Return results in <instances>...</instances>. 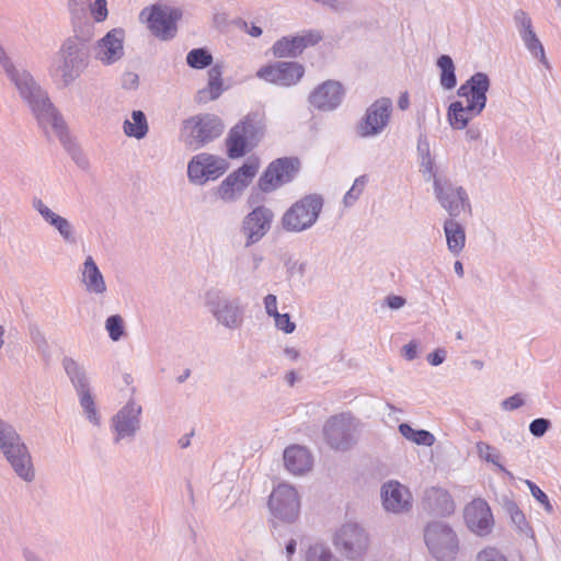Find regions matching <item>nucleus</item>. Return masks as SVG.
Returning a JSON list of instances; mask_svg holds the SVG:
<instances>
[{
    "label": "nucleus",
    "mask_w": 561,
    "mask_h": 561,
    "mask_svg": "<svg viewBox=\"0 0 561 561\" xmlns=\"http://www.w3.org/2000/svg\"><path fill=\"white\" fill-rule=\"evenodd\" d=\"M286 380L288 381V383L290 386H293L296 381V374L294 371H289L287 375H286Z\"/></svg>",
    "instance_id": "60"
},
{
    "label": "nucleus",
    "mask_w": 561,
    "mask_h": 561,
    "mask_svg": "<svg viewBox=\"0 0 561 561\" xmlns=\"http://www.w3.org/2000/svg\"><path fill=\"white\" fill-rule=\"evenodd\" d=\"M399 432L404 438L417 445L432 446L435 442L432 433L425 430H414L405 423L399 425Z\"/></svg>",
    "instance_id": "33"
},
{
    "label": "nucleus",
    "mask_w": 561,
    "mask_h": 561,
    "mask_svg": "<svg viewBox=\"0 0 561 561\" xmlns=\"http://www.w3.org/2000/svg\"><path fill=\"white\" fill-rule=\"evenodd\" d=\"M549 425H550V423L548 420L536 419L530 423L529 431L534 436L540 437L547 432V430L549 428Z\"/></svg>",
    "instance_id": "46"
},
{
    "label": "nucleus",
    "mask_w": 561,
    "mask_h": 561,
    "mask_svg": "<svg viewBox=\"0 0 561 561\" xmlns=\"http://www.w3.org/2000/svg\"><path fill=\"white\" fill-rule=\"evenodd\" d=\"M139 409L126 407L115 417V430L119 438L131 435L137 426Z\"/></svg>",
    "instance_id": "28"
},
{
    "label": "nucleus",
    "mask_w": 561,
    "mask_h": 561,
    "mask_svg": "<svg viewBox=\"0 0 561 561\" xmlns=\"http://www.w3.org/2000/svg\"><path fill=\"white\" fill-rule=\"evenodd\" d=\"M476 561H507V559L497 548L485 547L478 552Z\"/></svg>",
    "instance_id": "41"
},
{
    "label": "nucleus",
    "mask_w": 561,
    "mask_h": 561,
    "mask_svg": "<svg viewBox=\"0 0 561 561\" xmlns=\"http://www.w3.org/2000/svg\"><path fill=\"white\" fill-rule=\"evenodd\" d=\"M214 314L218 321L228 328H234L241 323V314L239 308L228 302L219 305L214 310Z\"/></svg>",
    "instance_id": "32"
},
{
    "label": "nucleus",
    "mask_w": 561,
    "mask_h": 561,
    "mask_svg": "<svg viewBox=\"0 0 561 561\" xmlns=\"http://www.w3.org/2000/svg\"><path fill=\"white\" fill-rule=\"evenodd\" d=\"M304 75L305 67L296 61L268 62L256 71L259 79L284 88L296 85Z\"/></svg>",
    "instance_id": "12"
},
{
    "label": "nucleus",
    "mask_w": 561,
    "mask_h": 561,
    "mask_svg": "<svg viewBox=\"0 0 561 561\" xmlns=\"http://www.w3.org/2000/svg\"><path fill=\"white\" fill-rule=\"evenodd\" d=\"M51 225L55 226L66 239L70 238L71 227L65 218L57 216L54 218V221H51Z\"/></svg>",
    "instance_id": "48"
},
{
    "label": "nucleus",
    "mask_w": 561,
    "mask_h": 561,
    "mask_svg": "<svg viewBox=\"0 0 561 561\" xmlns=\"http://www.w3.org/2000/svg\"><path fill=\"white\" fill-rule=\"evenodd\" d=\"M425 542L433 557L438 561H453L458 554L457 535L445 524L428 525L425 530Z\"/></svg>",
    "instance_id": "6"
},
{
    "label": "nucleus",
    "mask_w": 561,
    "mask_h": 561,
    "mask_svg": "<svg viewBox=\"0 0 561 561\" xmlns=\"http://www.w3.org/2000/svg\"><path fill=\"white\" fill-rule=\"evenodd\" d=\"M180 18L179 10L165 5H152L144 9L140 13V20L146 21L149 30L161 39L174 36Z\"/></svg>",
    "instance_id": "14"
},
{
    "label": "nucleus",
    "mask_w": 561,
    "mask_h": 561,
    "mask_svg": "<svg viewBox=\"0 0 561 561\" xmlns=\"http://www.w3.org/2000/svg\"><path fill=\"white\" fill-rule=\"evenodd\" d=\"M422 167L424 173H428L430 176L433 175L434 164L428 154L423 158Z\"/></svg>",
    "instance_id": "55"
},
{
    "label": "nucleus",
    "mask_w": 561,
    "mask_h": 561,
    "mask_svg": "<svg viewBox=\"0 0 561 561\" xmlns=\"http://www.w3.org/2000/svg\"><path fill=\"white\" fill-rule=\"evenodd\" d=\"M268 508L280 522L296 520L300 512V497L297 490L290 484L279 483L268 497Z\"/></svg>",
    "instance_id": "10"
},
{
    "label": "nucleus",
    "mask_w": 561,
    "mask_h": 561,
    "mask_svg": "<svg viewBox=\"0 0 561 561\" xmlns=\"http://www.w3.org/2000/svg\"><path fill=\"white\" fill-rule=\"evenodd\" d=\"M186 61L192 68L204 69L211 65L213 56L206 49L197 48L187 54Z\"/></svg>",
    "instance_id": "36"
},
{
    "label": "nucleus",
    "mask_w": 561,
    "mask_h": 561,
    "mask_svg": "<svg viewBox=\"0 0 561 561\" xmlns=\"http://www.w3.org/2000/svg\"><path fill=\"white\" fill-rule=\"evenodd\" d=\"M0 446L15 472L24 480L34 476L31 457L20 437L10 426L0 422Z\"/></svg>",
    "instance_id": "3"
},
{
    "label": "nucleus",
    "mask_w": 561,
    "mask_h": 561,
    "mask_svg": "<svg viewBox=\"0 0 561 561\" xmlns=\"http://www.w3.org/2000/svg\"><path fill=\"white\" fill-rule=\"evenodd\" d=\"M275 325L277 329L284 331L285 333H293L296 329V324L290 320L288 313H278L274 317Z\"/></svg>",
    "instance_id": "44"
},
{
    "label": "nucleus",
    "mask_w": 561,
    "mask_h": 561,
    "mask_svg": "<svg viewBox=\"0 0 561 561\" xmlns=\"http://www.w3.org/2000/svg\"><path fill=\"white\" fill-rule=\"evenodd\" d=\"M455 271L460 277L463 276V266L460 261L455 262Z\"/></svg>",
    "instance_id": "59"
},
{
    "label": "nucleus",
    "mask_w": 561,
    "mask_h": 561,
    "mask_svg": "<svg viewBox=\"0 0 561 561\" xmlns=\"http://www.w3.org/2000/svg\"><path fill=\"white\" fill-rule=\"evenodd\" d=\"M409 95L408 93L401 94L398 101V105L401 110H407L409 107Z\"/></svg>",
    "instance_id": "56"
},
{
    "label": "nucleus",
    "mask_w": 561,
    "mask_h": 561,
    "mask_svg": "<svg viewBox=\"0 0 561 561\" xmlns=\"http://www.w3.org/2000/svg\"><path fill=\"white\" fill-rule=\"evenodd\" d=\"M463 520L470 531L478 536H488L494 526V517L488 502L473 499L463 508Z\"/></svg>",
    "instance_id": "15"
},
{
    "label": "nucleus",
    "mask_w": 561,
    "mask_h": 561,
    "mask_svg": "<svg viewBox=\"0 0 561 561\" xmlns=\"http://www.w3.org/2000/svg\"><path fill=\"white\" fill-rule=\"evenodd\" d=\"M300 170L298 158L285 157L272 161L261 178L257 186L264 193L274 192L286 183L291 182Z\"/></svg>",
    "instance_id": "7"
},
{
    "label": "nucleus",
    "mask_w": 561,
    "mask_h": 561,
    "mask_svg": "<svg viewBox=\"0 0 561 561\" xmlns=\"http://www.w3.org/2000/svg\"><path fill=\"white\" fill-rule=\"evenodd\" d=\"M224 91L222 68L215 65L208 70L207 92L211 100L217 99Z\"/></svg>",
    "instance_id": "35"
},
{
    "label": "nucleus",
    "mask_w": 561,
    "mask_h": 561,
    "mask_svg": "<svg viewBox=\"0 0 561 561\" xmlns=\"http://www.w3.org/2000/svg\"><path fill=\"white\" fill-rule=\"evenodd\" d=\"M344 90L337 81H325L319 84L309 95V103L320 111H332L343 100Z\"/></svg>",
    "instance_id": "19"
},
{
    "label": "nucleus",
    "mask_w": 561,
    "mask_h": 561,
    "mask_svg": "<svg viewBox=\"0 0 561 561\" xmlns=\"http://www.w3.org/2000/svg\"><path fill=\"white\" fill-rule=\"evenodd\" d=\"M124 32L114 28L110 31L98 45V58L104 64H113L121 59L124 54L123 48Z\"/></svg>",
    "instance_id": "23"
},
{
    "label": "nucleus",
    "mask_w": 561,
    "mask_h": 561,
    "mask_svg": "<svg viewBox=\"0 0 561 561\" xmlns=\"http://www.w3.org/2000/svg\"><path fill=\"white\" fill-rule=\"evenodd\" d=\"M334 545L347 560L360 561L369 547L367 534L355 524H346L337 531Z\"/></svg>",
    "instance_id": "11"
},
{
    "label": "nucleus",
    "mask_w": 561,
    "mask_h": 561,
    "mask_svg": "<svg viewBox=\"0 0 561 561\" xmlns=\"http://www.w3.org/2000/svg\"><path fill=\"white\" fill-rule=\"evenodd\" d=\"M321 208V198L312 195L305 196L284 214L283 226L288 231L305 230L316 222Z\"/></svg>",
    "instance_id": "8"
},
{
    "label": "nucleus",
    "mask_w": 561,
    "mask_h": 561,
    "mask_svg": "<svg viewBox=\"0 0 561 561\" xmlns=\"http://www.w3.org/2000/svg\"><path fill=\"white\" fill-rule=\"evenodd\" d=\"M387 304L390 308L392 309H399L401 308L402 306H404L405 304V300L403 297L401 296H396V295H392V296H389L387 298Z\"/></svg>",
    "instance_id": "53"
},
{
    "label": "nucleus",
    "mask_w": 561,
    "mask_h": 561,
    "mask_svg": "<svg viewBox=\"0 0 561 561\" xmlns=\"http://www.w3.org/2000/svg\"><path fill=\"white\" fill-rule=\"evenodd\" d=\"M476 447L481 459L501 467L499 463L500 456L494 447L484 442H478Z\"/></svg>",
    "instance_id": "37"
},
{
    "label": "nucleus",
    "mask_w": 561,
    "mask_h": 561,
    "mask_svg": "<svg viewBox=\"0 0 561 561\" xmlns=\"http://www.w3.org/2000/svg\"><path fill=\"white\" fill-rule=\"evenodd\" d=\"M81 64L82 59L79 56V51H69L67 56L64 57V61L61 62L60 60L58 65L55 66L53 76L60 78L61 81L67 84L77 73Z\"/></svg>",
    "instance_id": "27"
},
{
    "label": "nucleus",
    "mask_w": 561,
    "mask_h": 561,
    "mask_svg": "<svg viewBox=\"0 0 561 561\" xmlns=\"http://www.w3.org/2000/svg\"><path fill=\"white\" fill-rule=\"evenodd\" d=\"M286 468L294 474H302L312 467V456L309 450L299 445H293L284 451Z\"/></svg>",
    "instance_id": "25"
},
{
    "label": "nucleus",
    "mask_w": 561,
    "mask_h": 561,
    "mask_svg": "<svg viewBox=\"0 0 561 561\" xmlns=\"http://www.w3.org/2000/svg\"><path fill=\"white\" fill-rule=\"evenodd\" d=\"M524 404V400L519 394L512 396L503 401L502 405L505 410H515Z\"/></svg>",
    "instance_id": "50"
},
{
    "label": "nucleus",
    "mask_w": 561,
    "mask_h": 561,
    "mask_svg": "<svg viewBox=\"0 0 561 561\" xmlns=\"http://www.w3.org/2000/svg\"><path fill=\"white\" fill-rule=\"evenodd\" d=\"M265 310L271 317H276L279 312L277 311V299L275 295H267L264 298Z\"/></svg>",
    "instance_id": "49"
},
{
    "label": "nucleus",
    "mask_w": 561,
    "mask_h": 561,
    "mask_svg": "<svg viewBox=\"0 0 561 561\" xmlns=\"http://www.w3.org/2000/svg\"><path fill=\"white\" fill-rule=\"evenodd\" d=\"M368 179L366 176H359L355 180L351 190L345 194L344 202L346 205H352L363 193Z\"/></svg>",
    "instance_id": "38"
},
{
    "label": "nucleus",
    "mask_w": 561,
    "mask_h": 561,
    "mask_svg": "<svg viewBox=\"0 0 561 561\" xmlns=\"http://www.w3.org/2000/svg\"><path fill=\"white\" fill-rule=\"evenodd\" d=\"M64 367H65L67 374L70 376L72 381L78 379V382L81 383V381H82L81 371H80L78 364L73 359L66 358L64 360Z\"/></svg>",
    "instance_id": "47"
},
{
    "label": "nucleus",
    "mask_w": 561,
    "mask_h": 561,
    "mask_svg": "<svg viewBox=\"0 0 561 561\" xmlns=\"http://www.w3.org/2000/svg\"><path fill=\"white\" fill-rule=\"evenodd\" d=\"M332 553L322 546H314L310 548L307 561H331Z\"/></svg>",
    "instance_id": "43"
},
{
    "label": "nucleus",
    "mask_w": 561,
    "mask_h": 561,
    "mask_svg": "<svg viewBox=\"0 0 561 561\" xmlns=\"http://www.w3.org/2000/svg\"><path fill=\"white\" fill-rule=\"evenodd\" d=\"M526 484L529 488L531 495L545 507V510L548 513H551L553 507H552L547 494L530 480H526Z\"/></svg>",
    "instance_id": "40"
},
{
    "label": "nucleus",
    "mask_w": 561,
    "mask_h": 561,
    "mask_svg": "<svg viewBox=\"0 0 561 561\" xmlns=\"http://www.w3.org/2000/svg\"><path fill=\"white\" fill-rule=\"evenodd\" d=\"M83 282L90 291L101 294L105 290V283L102 274L91 256L87 257L83 268Z\"/></svg>",
    "instance_id": "29"
},
{
    "label": "nucleus",
    "mask_w": 561,
    "mask_h": 561,
    "mask_svg": "<svg viewBox=\"0 0 561 561\" xmlns=\"http://www.w3.org/2000/svg\"><path fill=\"white\" fill-rule=\"evenodd\" d=\"M319 32L308 31L297 36H284L272 46L276 58H293L300 55L307 47L313 46L321 41Z\"/></svg>",
    "instance_id": "17"
},
{
    "label": "nucleus",
    "mask_w": 561,
    "mask_h": 561,
    "mask_svg": "<svg viewBox=\"0 0 561 561\" xmlns=\"http://www.w3.org/2000/svg\"><path fill=\"white\" fill-rule=\"evenodd\" d=\"M228 170L227 161L207 152L194 156L187 164V176L191 182L205 184L215 181Z\"/></svg>",
    "instance_id": "13"
},
{
    "label": "nucleus",
    "mask_w": 561,
    "mask_h": 561,
    "mask_svg": "<svg viewBox=\"0 0 561 561\" xmlns=\"http://www.w3.org/2000/svg\"><path fill=\"white\" fill-rule=\"evenodd\" d=\"M356 431L355 419L351 414L332 416L324 426V435L329 445L334 449L347 448Z\"/></svg>",
    "instance_id": "16"
},
{
    "label": "nucleus",
    "mask_w": 561,
    "mask_h": 561,
    "mask_svg": "<svg viewBox=\"0 0 561 561\" xmlns=\"http://www.w3.org/2000/svg\"><path fill=\"white\" fill-rule=\"evenodd\" d=\"M124 133L128 137H134L137 139H141L147 135L148 123L145 114L141 111H134L131 113V118L125 121Z\"/></svg>",
    "instance_id": "31"
},
{
    "label": "nucleus",
    "mask_w": 561,
    "mask_h": 561,
    "mask_svg": "<svg viewBox=\"0 0 561 561\" xmlns=\"http://www.w3.org/2000/svg\"><path fill=\"white\" fill-rule=\"evenodd\" d=\"M425 507L435 516H449L455 512V502L448 491L431 488L424 497Z\"/></svg>",
    "instance_id": "24"
},
{
    "label": "nucleus",
    "mask_w": 561,
    "mask_h": 561,
    "mask_svg": "<svg viewBox=\"0 0 561 561\" xmlns=\"http://www.w3.org/2000/svg\"><path fill=\"white\" fill-rule=\"evenodd\" d=\"M286 354L291 358V359H297L299 354L297 351L295 350H286Z\"/></svg>",
    "instance_id": "61"
},
{
    "label": "nucleus",
    "mask_w": 561,
    "mask_h": 561,
    "mask_svg": "<svg viewBox=\"0 0 561 561\" xmlns=\"http://www.w3.org/2000/svg\"><path fill=\"white\" fill-rule=\"evenodd\" d=\"M106 330L112 340L117 341L124 333L123 319L121 316H111L106 320Z\"/></svg>",
    "instance_id": "39"
},
{
    "label": "nucleus",
    "mask_w": 561,
    "mask_h": 561,
    "mask_svg": "<svg viewBox=\"0 0 561 561\" xmlns=\"http://www.w3.org/2000/svg\"><path fill=\"white\" fill-rule=\"evenodd\" d=\"M91 13L96 22H102L107 16V5L105 0H95L91 5Z\"/></svg>",
    "instance_id": "45"
},
{
    "label": "nucleus",
    "mask_w": 561,
    "mask_h": 561,
    "mask_svg": "<svg viewBox=\"0 0 561 561\" xmlns=\"http://www.w3.org/2000/svg\"><path fill=\"white\" fill-rule=\"evenodd\" d=\"M444 230L449 251L454 254H459L466 243V234L462 227L454 220H448L445 222Z\"/></svg>",
    "instance_id": "30"
},
{
    "label": "nucleus",
    "mask_w": 561,
    "mask_h": 561,
    "mask_svg": "<svg viewBox=\"0 0 561 561\" xmlns=\"http://www.w3.org/2000/svg\"><path fill=\"white\" fill-rule=\"evenodd\" d=\"M35 207L37 210L42 214V216L51 224L54 221V218H56L58 215L53 213L47 206H45L42 201L35 202Z\"/></svg>",
    "instance_id": "51"
},
{
    "label": "nucleus",
    "mask_w": 561,
    "mask_h": 561,
    "mask_svg": "<svg viewBox=\"0 0 561 561\" xmlns=\"http://www.w3.org/2000/svg\"><path fill=\"white\" fill-rule=\"evenodd\" d=\"M80 402L85 413L88 414V417L91 421L96 422V410L94 407L93 398L84 389H82L80 392Z\"/></svg>",
    "instance_id": "42"
},
{
    "label": "nucleus",
    "mask_w": 561,
    "mask_h": 561,
    "mask_svg": "<svg viewBox=\"0 0 561 561\" xmlns=\"http://www.w3.org/2000/svg\"><path fill=\"white\" fill-rule=\"evenodd\" d=\"M179 443H180L182 448H185V447H187L190 445V440L187 438H185V439L182 438V439H180Z\"/></svg>",
    "instance_id": "62"
},
{
    "label": "nucleus",
    "mask_w": 561,
    "mask_h": 561,
    "mask_svg": "<svg viewBox=\"0 0 561 561\" xmlns=\"http://www.w3.org/2000/svg\"><path fill=\"white\" fill-rule=\"evenodd\" d=\"M435 193L442 206L451 215L457 216L469 207L465 191L454 188L449 184L434 180Z\"/></svg>",
    "instance_id": "20"
},
{
    "label": "nucleus",
    "mask_w": 561,
    "mask_h": 561,
    "mask_svg": "<svg viewBox=\"0 0 561 561\" xmlns=\"http://www.w3.org/2000/svg\"><path fill=\"white\" fill-rule=\"evenodd\" d=\"M514 20L519 27V33H520L522 39L524 41L526 47L535 56H537V57L539 56V57L543 58L545 49L533 30V23H531V19L529 18V15L525 11L518 10L514 14Z\"/></svg>",
    "instance_id": "26"
},
{
    "label": "nucleus",
    "mask_w": 561,
    "mask_h": 561,
    "mask_svg": "<svg viewBox=\"0 0 561 561\" xmlns=\"http://www.w3.org/2000/svg\"><path fill=\"white\" fill-rule=\"evenodd\" d=\"M417 345L414 342L407 344L403 347L404 355L408 359H413L416 356Z\"/></svg>",
    "instance_id": "54"
},
{
    "label": "nucleus",
    "mask_w": 561,
    "mask_h": 561,
    "mask_svg": "<svg viewBox=\"0 0 561 561\" xmlns=\"http://www.w3.org/2000/svg\"><path fill=\"white\" fill-rule=\"evenodd\" d=\"M490 87L485 73H474L458 89L459 101L453 102L448 107V121L453 128L463 129L468 123L478 116L486 103V92Z\"/></svg>",
    "instance_id": "1"
},
{
    "label": "nucleus",
    "mask_w": 561,
    "mask_h": 561,
    "mask_svg": "<svg viewBox=\"0 0 561 561\" xmlns=\"http://www.w3.org/2000/svg\"><path fill=\"white\" fill-rule=\"evenodd\" d=\"M391 113V101L381 98L375 101L367 110L359 125V134L363 137L374 136L380 133L388 124Z\"/></svg>",
    "instance_id": "18"
},
{
    "label": "nucleus",
    "mask_w": 561,
    "mask_h": 561,
    "mask_svg": "<svg viewBox=\"0 0 561 561\" xmlns=\"http://www.w3.org/2000/svg\"><path fill=\"white\" fill-rule=\"evenodd\" d=\"M263 118L259 114H249L234 125L226 139L227 154L238 159L248 151L249 140L256 138L263 131Z\"/></svg>",
    "instance_id": "4"
},
{
    "label": "nucleus",
    "mask_w": 561,
    "mask_h": 561,
    "mask_svg": "<svg viewBox=\"0 0 561 561\" xmlns=\"http://www.w3.org/2000/svg\"><path fill=\"white\" fill-rule=\"evenodd\" d=\"M224 131V124L215 115L201 114L186 119L183 124V134L186 144L196 149L219 137Z\"/></svg>",
    "instance_id": "5"
},
{
    "label": "nucleus",
    "mask_w": 561,
    "mask_h": 561,
    "mask_svg": "<svg viewBox=\"0 0 561 561\" xmlns=\"http://www.w3.org/2000/svg\"><path fill=\"white\" fill-rule=\"evenodd\" d=\"M259 169L260 160L257 158L249 159L220 183L216 190V195L225 202L237 199L251 184Z\"/></svg>",
    "instance_id": "9"
},
{
    "label": "nucleus",
    "mask_w": 561,
    "mask_h": 561,
    "mask_svg": "<svg viewBox=\"0 0 561 561\" xmlns=\"http://www.w3.org/2000/svg\"><path fill=\"white\" fill-rule=\"evenodd\" d=\"M273 213L264 207L254 208L243 221V231L248 238V244L259 241L270 229Z\"/></svg>",
    "instance_id": "21"
},
{
    "label": "nucleus",
    "mask_w": 561,
    "mask_h": 561,
    "mask_svg": "<svg viewBox=\"0 0 561 561\" xmlns=\"http://www.w3.org/2000/svg\"><path fill=\"white\" fill-rule=\"evenodd\" d=\"M383 507L393 513H402L411 507L410 491L398 481H389L381 489Z\"/></svg>",
    "instance_id": "22"
},
{
    "label": "nucleus",
    "mask_w": 561,
    "mask_h": 561,
    "mask_svg": "<svg viewBox=\"0 0 561 561\" xmlns=\"http://www.w3.org/2000/svg\"><path fill=\"white\" fill-rule=\"evenodd\" d=\"M295 551H296V541L290 540L286 546V552H287L288 558H290L295 553Z\"/></svg>",
    "instance_id": "57"
},
{
    "label": "nucleus",
    "mask_w": 561,
    "mask_h": 561,
    "mask_svg": "<svg viewBox=\"0 0 561 561\" xmlns=\"http://www.w3.org/2000/svg\"><path fill=\"white\" fill-rule=\"evenodd\" d=\"M249 34L253 37H257L262 34V30L259 27V26H252L250 30H249Z\"/></svg>",
    "instance_id": "58"
},
{
    "label": "nucleus",
    "mask_w": 561,
    "mask_h": 561,
    "mask_svg": "<svg viewBox=\"0 0 561 561\" xmlns=\"http://www.w3.org/2000/svg\"><path fill=\"white\" fill-rule=\"evenodd\" d=\"M0 61L2 62L5 71L15 82L21 95L28 101L34 113L37 116L39 124L44 129L50 127L59 137L64 134V122L57 115L55 108L48 99L43 94L41 89L34 83L31 76L23 71L15 76L14 69L9 65L2 48L0 47Z\"/></svg>",
    "instance_id": "2"
},
{
    "label": "nucleus",
    "mask_w": 561,
    "mask_h": 561,
    "mask_svg": "<svg viewBox=\"0 0 561 561\" xmlns=\"http://www.w3.org/2000/svg\"><path fill=\"white\" fill-rule=\"evenodd\" d=\"M437 66L440 69V84L447 90L455 88L457 80L451 58L447 55L440 56L437 60Z\"/></svg>",
    "instance_id": "34"
},
{
    "label": "nucleus",
    "mask_w": 561,
    "mask_h": 561,
    "mask_svg": "<svg viewBox=\"0 0 561 561\" xmlns=\"http://www.w3.org/2000/svg\"><path fill=\"white\" fill-rule=\"evenodd\" d=\"M444 359H445V352L440 351V350H437L428 355V362L433 366H437V365L442 364L444 362Z\"/></svg>",
    "instance_id": "52"
}]
</instances>
